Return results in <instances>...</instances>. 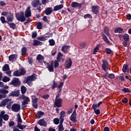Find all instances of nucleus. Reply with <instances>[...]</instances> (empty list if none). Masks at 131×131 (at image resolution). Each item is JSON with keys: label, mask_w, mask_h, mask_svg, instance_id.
<instances>
[{"label": "nucleus", "mask_w": 131, "mask_h": 131, "mask_svg": "<svg viewBox=\"0 0 131 131\" xmlns=\"http://www.w3.org/2000/svg\"><path fill=\"white\" fill-rule=\"evenodd\" d=\"M2 16H5L7 17V20L8 22H12L13 19H14V16H13L12 14L10 12H4L1 13Z\"/></svg>", "instance_id": "obj_1"}, {"label": "nucleus", "mask_w": 131, "mask_h": 131, "mask_svg": "<svg viewBox=\"0 0 131 131\" xmlns=\"http://www.w3.org/2000/svg\"><path fill=\"white\" fill-rule=\"evenodd\" d=\"M19 100H23V102L21 103V106L25 107V105H27L30 101L29 97L26 96L24 95H21L19 97Z\"/></svg>", "instance_id": "obj_2"}, {"label": "nucleus", "mask_w": 131, "mask_h": 131, "mask_svg": "<svg viewBox=\"0 0 131 131\" xmlns=\"http://www.w3.org/2000/svg\"><path fill=\"white\" fill-rule=\"evenodd\" d=\"M36 79V76L35 75H32L27 78L26 82L30 86H32V81Z\"/></svg>", "instance_id": "obj_3"}, {"label": "nucleus", "mask_w": 131, "mask_h": 131, "mask_svg": "<svg viewBox=\"0 0 131 131\" xmlns=\"http://www.w3.org/2000/svg\"><path fill=\"white\" fill-rule=\"evenodd\" d=\"M20 104H18L17 103H15L13 104L11 106V110L13 112H19L20 111Z\"/></svg>", "instance_id": "obj_4"}, {"label": "nucleus", "mask_w": 131, "mask_h": 131, "mask_svg": "<svg viewBox=\"0 0 131 131\" xmlns=\"http://www.w3.org/2000/svg\"><path fill=\"white\" fill-rule=\"evenodd\" d=\"M16 18L20 22H24L26 20V18L24 16V12H20L19 15L16 16Z\"/></svg>", "instance_id": "obj_5"}, {"label": "nucleus", "mask_w": 131, "mask_h": 131, "mask_svg": "<svg viewBox=\"0 0 131 131\" xmlns=\"http://www.w3.org/2000/svg\"><path fill=\"white\" fill-rule=\"evenodd\" d=\"M20 83V82L19 81V79L15 78L13 79V80L10 83V84H12V85H14V86H17V85H19Z\"/></svg>", "instance_id": "obj_6"}, {"label": "nucleus", "mask_w": 131, "mask_h": 131, "mask_svg": "<svg viewBox=\"0 0 131 131\" xmlns=\"http://www.w3.org/2000/svg\"><path fill=\"white\" fill-rule=\"evenodd\" d=\"M0 118L4 119L5 121H7V120H9V115L5 114V111H2L0 114Z\"/></svg>", "instance_id": "obj_7"}, {"label": "nucleus", "mask_w": 131, "mask_h": 131, "mask_svg": "<svg viewBox=\"0 0 131 131\" xmlns=\"http://www.w3.org/2000/svg\"><path fill=\"white\" fill-rule=\"evenodd\" d=\"M11 101H12V99L9 98L3 100L0 103V107L6 106V105H7L8 103H9V102H11Z\"/></svg>", "instance_id": "obj_8"}, {"label": "nucleus", "mask_w": 131, "mask_h": 131, "mask_svg": "<svg viewBox=\"0 0 131 131\" xmlns=\"http://www.w3.org/2000/svg\"><path fill=\"white\" fill-rule=\"evenodd\" d=\"M19 95H20V91L15 90L11 92L9 95V97H19Z\"/></svg>", "instance_id": "obj_9"}, {"label": "nucleus", "mask_w": 131, "mask_h": 131, "mask_svg": "<svg viewBox=\"0 0 131 131\" xmlns=\"http://www.w3.org/2000/svg\"><path fill=\"white\" fill-rule=\"evenodd\" d=\"M25 15L26 18L31 17V10H30V6H28L26 9Z\"/></svg>", "instance_id": "obj_10"}, {"label": "nucleus", "mask_w": 131, "mask_h": 131, "mask_svg": "<svg viewBox=\"0 0 131 131\" xmlns=\"http://www.w3.org/2000/svg\"><path fill=\"white\" fill-rule=\"evenodd\" d=\"M70 120L73 122H76V121H77V120H76V112L75 110H74L73 114L71 115Z\"/></svg>", "instance_id": "obj_11"}, {"label": "nucleus", "mask_w": 131, "mask_h": 131, "mask_svg": "<svg viewBox=\"0 0 131 131\" xmlns=\"http://www.w3.org/2000/svg\"><path fill=\"white\" fill-rule=\"evenodd\" d=\"M62 104V100L60 99H57L55 100L54 102V107H61Z\"/></svg>", "instance_id": "obj_12"}, {"label": "nucleus", "mask_w": 131, "mask_h": 131, "mask_svg": "<svg viewBox=\"0 0 131 131\" xmlns=\"http://www.w3.org/2000/svg\"><path fill=\"white\" fill-rule=\"evenodd\" d=\"M37 123L38 124H39V125H40L41 126H47V121H46V120H45V119H41L38 120Z\"/></svg>", "instance_id": "obj_13"}, {"label": "nucleus", "mask_w": 131, "mask_h": 131, "mask_svg": "<svg viewBox=\"0 0 131 131\" xmlns=\"http://www.w3.org/2000/svg\"><path fill=\"white\" fill-rule=\"evenodd\" d=\"M71 65H72V61L71 60V59H68L66 62V68H70V67H71Z\"/></svg>", "instance_id": "obj_14"}, {"label": "nucleus", "mask_w": 131, "mask_h": 131, "mask_svg": "<svg viewBox=\"0 0 131 131\" xmlns=\"http://www.w3.org/2000/svg\"><path fill=\"white\" fill-rule=\"evenodd\" d=\"M92 12L94 13V14H98L99 13V6H92Z\"/></svg>", "instance_id": "obj_15"}, {"label": "nucleus", "mask_w": 131, "mask_h": 131, "mask_svg": "<svg viewBox=\"0 0 131 131\" xmlns=\"http://www.w3.org/2000/svg\"><path fill=\"white\" fill-rule=\"evenodd\" d=\"M16 59L17 55L16 54H13L9 56V61H11V62H14V61H16Z\"/></svg>", "instance_id": "obj_16"}, {"label": "nucleus", "mask_w": 131, "mask_h": 131, "mask_svg": "<svg viewBox=\"0 0 131 131\" xmlns=\"http://www.w3.org/2000/svg\"><path fill=\"white\" fill-rule=\"evenodd\" d=\"M70 49V46H64L61 48L62 52H63L64 54H67V51Z\"/></svg>", "instance_id": "obj_17"}, {"label": "nucleus", "mask_w": 131, "mask_h": 131, "mask_svg": "<svg viewBox=\"0 0 131 131\" xmlns=\"http://www.w3.org/2000/svg\"><path fill=\"white\" fill-rule=\"evenodd\" d=\"M36 59L38 61V62H39V63H41V62L45 60V58L41 55L39 54L37 55Z\"/></svg>", "instance_id": "obj_18"}, {"label": "nucleus", "mask_w": 131, "mask_h": 131, "mask_svg": "<svg viewBox=\"0 0 131 131\" xmlns=\"http://www.w3.org/2000/svg\"><path fill=\"white\" fill-rule=\"evenodd\" d=\"M39 4V0H34L31 3V5L32 6H33L34 8H36V7L37 6V5H38Z\"/></svg>", "instance_id": "obj_19"}, {"label": "nucleus", "mask_w": 131, "mask_h": 131, "mask_svg": "<svg viewBox=\"0 0 131 131\" xmlns=\"http://www.w3.org/2000/svg\"><path fill=\"white\" fill-rule=\"evenodd\" d=\"M63 7V6L62 4L56 6L54 7L53 11H59V10H61V9H62Z\"/></svg>", "instance_id": "obj_20"}, {"label": "nucleus", "mask_w": 131, "mask_h": 131, "mask_svg": "<svg viewBox=\"0 0 131 131\" xmlns=\"http://www.w3.org/2000/svg\"><path fill=\"white\" fill-rule=\"evenodd\" d=\"M45 12L46 15H51V14H52V12H53V9H52V8L51 7L47 8H46Z\"/></svg>", "instance_id": "obj_21"}, {"label": "nucleus", "mask_w": 131, "mask_h": 131, "mask_svg": "<svg viewBox=\"0 0 131 131\" xmlns=\"http://www.w3.org/2000/svg\"><path fill=\"white\" fill-rule=\"evenodd\" d=\"M47 68L49 71H50V72H54V66L53 65V63H52L51 64L48 65L47 67Z\"/></svg>", "instance_id": "obj_22"}, {"label": "nucleus", "mask_w": 131, "mask_h": 131, "mask_svg": "<svg viewBox=\"0 0 131 131\" xmlns=\"http://www.w3.org/2000/svg\"><path fill=\"white\" fill-rule=\"evenodd\" d=\"M115 33H122L123 29L121 28H118L115 30Z\"/></svg>", "instance_id": "obj_23"}, {"label": "nucleus", "mask_w": 131, "mask_h": 131, "mask_svg": "<svg viewBox=\"0 0 131 131\" xmlns=\"http://www.w3.org/2000/svg\"><path fill=\"white\" fill-rule=\"evenodd\" d=\"M0 94H3L1 95H6L9 94V91L5 89H0Z\"/></svg>", "instance_id": "obj_24"}, {"label": "nucleus", "mask_w": 131, "mask_h": 131, "mask_svg": "<svg viewBox=\"0 0 131 131\" xmlns=\"http://www.w3.org/2000/svg\"><path fill=\"white\" fill-rule=\"evenodd\" d=\"M71 6L73 8H78L80 6V4L77 3V2H73Z\"/></svg>", "instance_id": "obj_25"}, {"label": "nucleus", "mask_w": 131, "mask_h": 131, "mask_svg": "<svg viewBox=\"0 0 131 131\" xmlns=\"http://www.w3.org/2000/svg\"><path fill=\"white\" fill-rule=\"evenodd\" d=\"M20 89H21V94L23 95H24V94H25V93H26V91H27V89H26V87L23 85V86H21Z\"/></svg>", "instance_id": "obj_26"}, {"label": "nucleus", "mask_w": 131, "mask_h": 131, "mask_svg": "<svg viewBox=\"0 0 131 131\" xmlns=\"http://www.w3.org/2000/svg\"><path fill=\"white\" fill-rule=\"evenodd\" d=\"M123 72H126V71H128V66L126 64H124L122 69Z\"/></svg>", "instance_id": "obj_27"}, {"label": "nucleus", "mask_w": 131, "mask_h": 131, "mask_svg": "<svg viewBox=\"0 0 131 131\" xmlns=\"http://www.w3.org/2000/svg\"><path fill=\"white\" fill-rule=\"evenodd\" d=\"M41 45H42V42H41L37 40L34 41V43H33L34 46H41Z\"/></svg>", "instance_id": "obj_28"}, {"label": "nucleus", "mask_w": 131, "mask_h": 131, "mask_svg": "<svg viewBox=\"0 0 131 131\" xmlns=\"http://www.w3.org/2000/svg\"><path fill=\"white\" fill-rule=\"evenodd\" d=\"M26 52H27V49L26 48L23 47L21 49V55H23V56H25V55H26Z\"/></svg>", "instance_id": "obj_29"}, {"label": "nucleus", "mask_w": 131, "mask_h": 131, "mask_svg": "<svg viewBox=\"0 0 131 131\" xmlns=\"http://www.w3.org/2000/svg\"><path fill=\"white\" fill-rule=\"evenodd\" d=\"M17 121L18 123L17 124H21V123L22 122V119H21V116H20V114H17Z\"/></svg>", "instance_id": "obj_30"}, {"label": "nucleus", "mask_w": 131, "mask_h": 131, "mask_svg": "<svg viewBox=\"0 0 131 131\" xmlns=\"http://www.w3.org/2000/svg\"><path fill=\"white\" fill-rule=\"evenodd\" d=\"M3 71H8L10 70V68L9 67V65L5 64L3 67Z\"/></svg>", "instance_id": "obj_31"}, {"label": "nucleus", "mask_w": 131, "mask_h": 131, "mask_svg": "<svg viewBox=\"0 0 131 131\" xmlns=\"http://www.w3.org/2000/svg\"><path fill=\"white\" fill-rule=\"evenodd\" d=\"M102 36L103 39V40H104V41H105V42H107V43H109V42H110V41H109L108 38L107 37V36H106V35H105V34H103Z\"/></svg>", "instance_id": "obj_32"}, {"label": "nucleus", "mask_w": 131, "mask_h": 131, "mask_svg": "<svg viewBox=\"0 0 131 131\" xmlns=\"http://www.w3.org/2000/svg\"><path fill=\"white\" fill-rule=\"evenodd\" d=\"M7 24L10 26V28H12V29H15L16 28V25L14 23H7Z\"/></svg>", "instance_id": "obj_33"}, {"label": "nucleus", "mask_w": 131, "mask_h": 131, "mask_svg": "<svg viewBox=\"0 0 131 131\" xmlns=\"http://www.w3.org/2000/svg\"><path fill=\"white\" fill-rule=\"evenodd\" d=\"M62 57H63V54H62V53L60 52H59L57 55V60H58V61H61Z\"/></svg>", "instance_id": "obj_34"}, {"label": "nucleus", "mask_w": 131, "mask_h": 131, "mask_svg": "<svg viewBox=\"0 0 131 131\" xmlns=\"http://www.w3.org/2000/svg\"><path fill=\"white\" fill-rule=\"evenodd\" d=\"M17 127L19 128V129H24L26 127V125H21V124H17Z\"/></svg>", "instance_id": "obj_35"}, {"label": "nucleus", "mask_w": 131, "mask_h": 131, "mask_svg": "<svg viewBox=\"0 0 131 131\" xmlns=\"http://www.w3.org/2000/svg\"><path fill=\"white\" fill-rule=\"evenodd\" d=\"M37 39H38V40H40L41 41H45V40L47 39V36H44L42 37H38Z\"/></svg>", "instance_id": "obj_36"}, {"label": "nucleus", "mask_w": 131, "mask_h": 131, "mask_svg": "<svg viewBox=\"0 0 131 131\" xmlns=\"http://www.w3.org/2000/svg\"><path fill=\"white\" fill-rule=\"evenodd\" d=\"M104 32L107 36H110V34L109 33V29L107 28H105L104 29Z\"/></svg>", "instance_id": "obj_37"}, {"label": "nucleus", "mask_w": 131, "mask_h": 131, "mask_svg": "<svg viewBox=\"0 0 131 131\" xmlns=\"http://www.w3.org/2000/svg\"><path fill=\"white\" fill-rule=\"evenodd\" d=\"M59 61L57 59L54 61V68H57V67H59Z\"/></svg>", "instance_id": "obj_38"}, {"label": "nucleus", "mask_w": 131, "mask_h": 131, "mask_svg": "<svg viewBox=\"0 0 131 131\" xmlns=\"http://www.w3.org/2000/svg\"><path fill=\"white\" fill-rule=\"evenodd\" d=\"M13 75L14 76H21V74L20 73V71H16L13 73Z\"/></svg>", "instance_id": "obj_39"}, {"label": "nucleus", "mask_w": 131, "mask_h": 131, "mask_svg": "<svg viewBox=\"0 0 131 131\" xmlns=\"http://www.w3.org/2000/svg\"><path fill=\"white\" fill-rule=\"evenodd\" d=\"M45 113H43V112H38L37 115V118H40V117H41V116H42V115H43Z\"/></svg>", "instance_id": "obj_40"}, {"label": "nucleus", "mask_w": 131, "mask_h": 131, "mask_svg": "<svg viewBox=\"0 0 131 131\" xmlns=\"http://www.w3.org/2000/svg\"><path fill=\"white\" fill-rule=\"evenodd\" d=\"M0 20L3 24H5V23H8V22L6 21V18L4 16H2L0 18Z\"/></svg>", "instance_id": "obj_41"}, {"label": "nucleus", "mask_w": 131, "mask_h": 131, "mask_svg": "<svg viewBox=\"0 0 131 131\" xmlns=\"http://www.w3.org/2000/svg\"><path fill=\"white\" fill-rule=\"evenodd\" d=\"M10 78L9 77H7V76H5L3 78V79H2V80H3V81L4 82H7V81H10Z\"/></svg>", "instance_id": "obj_42"}, {"label": "nucleus", "mask_w": 131, "mask_h": 131, "mask_svg": "<svg viewBox=\"0 0 131 131\" xmlns=\"http://www.w3.org/2000/svg\"><path fill=\"white\" fill-rule=\"evenodd\" d=\"M37 29H42V24L40 22L37 23Z\"/></svg>", "instance_id": "obj_43"}, {"label": "nucleus", "mask_w": 131, "mask_h": 131, "mask_svg": "<svg viewBox=\"0 0 131 131\" xmlns=\"http://www.w3.org/2000/svg\"><path fill=\"white\" fill-rule=\"evenodd\" d=\"M64 130V127L62 124H60L58 126V131H63Z\"/></svg>", "instance_id": "obj_44"}, {"label": "nucleus", "mask_w": 131, "mask_h": 131, "mask_svg": "<svg viewBox=\"0 0 131 131\" xmlns=\"http://www.w3.org/2000/svg\"><path fill=\"white\" fill-rule=\"evenodd\" d=\"M32 103H37V99L34 96H32Z\"/></svg>", "instance_id": "obj_45"}, {"label": "nucleus", "mask_w": 131, "mask_h": 131, "mask_svg": "<svg viewBox=\"0 0 131 131\" xmlns=\"http://www.w3.org/2000/svg\"><path fill=\"white\" fill-rule=\"evenodd\" d=\"M19 72L20 73V75H24V74H25V73H26V71L23 68L20 69V70L19 71Z\"/></svg>", "instance_id": "obj_46"}, {"label": "nucleus", "mask_w": 131, "mask_h": 131, "mask_svg": "<svg viewBox=\"0 0 131 131\" xmlns=\"http://www.w3.org/2000/svg\"><path fill=\"white\" fill-rule=\"evenodd\" d=\"M64 83L63 82H61L60 84L57 86V88L59 90H62V87L63 86Z\"/></svg>", "instance_id": "obj_47"}, {"label": "nucleus", "mask_w": 131, "mask_h": 131, "mask_svg": "<svg viewBox=\"0 0 131 131\" xmlns=\"http://www.w3.org/2000/svg\"><path fill=\"white\" fill-rule=\"evenodd\" d=\"M50 46H55V41L53 39H50L49 40Z\"/></svg>", "instance_id": "obj_48"}, {"label": "nucleus", "mask_w": 131, "mask_h": 131, "mask_svg": "<svg viewBox=\"0 0 131 131\" xmlns=\"http://www.w3.org/2000/svg\"><path fill=\"white\" fill-rule=\"evenodd\" d=\"M128 39H129V37L128 36V34H125L124 35V40H125V41H126V40H128Z\"/></svg>", "instance_id": "obj_49"}, {"label": "nucleus", "mask_w": 131, "mask_h": 131, "mask_svg": "<svg viewBox=\"0 0 131 131\" xmlns=\"http://www.w3.org/2000/svg\"><path fill=\"white\" fill-rule=\"evenodd\" d=\"M59 121H60V120L58 118H55L53 120V122L55 124H59Z\"/></svg>", "instance_id": "obj_50"}, {"label": "nucleus", "mask_w": 131, "mask_h": 131, "mask_svg": "<svg viewBox=\"0 0 131 131\" xmlns=\"http://www.w3.org/2000/svg\"><path fill=\"white\" fill-rule=\"evenodd\" d=\"M94 111L95 113V114H96V115H99V114H100V110L99 109H97V108H95V109H94Z\"/></svg>", "instance_id": "obj_51"}, {"label": "nucleus", "mask_w": 131, "mask_h": 131, "mask_svg": "<svg viewBox=\"0 0 131 131\" xmlns=\"http://www.w3.org/2000/svg\"><path fill=\"white\" fill-rule=\"evenodd\" d=\"M52 88L53 90H54V89H55V88H57V84L56 83V82L55 81H53Z\"/></svg>", "instance_id": "obj_52"}, {"label": "nucleus", "mask_w": 131, "mask_h": 131, "mask_svg": "<svg viewBox=\"0 0 131 131\" xmlns=\"http://www.w3.org/2000/svg\"><path fill=\"white\" fill-rule=\"evenodd\" d=\"M9 104L7 105L6 107L7 108V109H9V110H11V108H12L11 106V101L8 102Z\"/></svg>", "instance_id": "obj_53"}, {"label": "nucleus", "mask_w": 131, "mask_h": 131, "mask_svg": "<svg viewBox=\"0 0 131 131\" xmlns=\"http://www.w3.org/2000/svg\"><path fill=\"white\" fill-rule=\"evenodd\" d=\"M98 51H99V47H96L95 49H94V51L93 52V54L94 55H96L97 54V53L98 52Z\"/></svg>", "instance_id": "obj_54"}, {"label": "nucleus", "mask_w": 131, "mask_h": 131, "mask_svg": "<svg viewBox=\"0 0 131 131\" xmlns=\"http://www.w3.org/2000/svg\"><path fill=\"white\" fill-rule=\"evenodd\" d=\"M123 92L124 93H130V91L129 89H128V88H124L123 89Z\"/></svg>", "instance_id": "obj_55"}, {"label": "nucleus", "mask_w": 131, "mask_h": 131, "mask_svg": "<svg viewBox=\"0 0 131 131\" xmlns=\"http://www.w3.org/2000/svg\"><path fill=\"white\" fill-rule=\"evenodd\" d=\"M105 52H106V54H111V52L112 51H111V49H110L109 48H106L105 49Z\"/></svg>", "instance_id": "obj_56"}, {"label": "nucleus", "mask_w": 131, "mask_h": 131, "mask_svg": "<svg viewBox=\"0 0 131 131\" xmlns=\"http://www.w3.org/2000/svg\"><path fill=\"white\" fill-rule=\"evenodd\" d=\"M108 77L111 79H113V78H114V77H115V76L114 75V74H110L108 75Z\"/></svg>", "instance_id": "obj_57"}, {"label": "nucleus", "mask_w": 131, "mask_h": 131, "mask_svg": "<svg viewBox=\"0 0 131 131\" xmlns=\"http://www.w3.org/2000/svg\"><path fill=\"white\" fill-rule=\"evenodd\" d=\"M9 126H14L15 125V123L13 121H10L9 123Z\"/></svg>", "instance_id": "obj_58"}, {"label": "nucleus", "mask_w": 131, "mask_h": 131, "mask_svg": "<svg viewBox=\"0 0 131 131\" xmlns=\"http://www.w3.org/2000/svg\"><path fill=\"white\" fill-rule=\"evenodd\" d=\"M43 21H45V22H47V23H49V20H48V17H47L46 16H43L42 18Z\"/></svg>", "instance_id": "obj_59"}, {"label": "nucleus", "mask_w": 131, "mask_h": 131, "mask_svg": "<svg viewBox=\"0 0 131 131\" xmlns=\"http://www.w3.org/2000/svg\"><path fill=\"white\" fill-rule=\"evenodd\" d=\"M84 19H88V18H92V15H91L90 14H85L84 16Z\"/></svg>", "instance_id": "obj_60"}, {"label": "nucleus", "mask_w": 131, "mask_h": 131, "mask_svg": "<svg viewBox=\"0 0 131 131\" xmlns=\"http://www.w3.org/2000/svg\"><path fill=\"white\" fill-rule=\"evenodd\" d=\"M42 98L43 99H49V98H50V95H48V94H46L45 95H43L42 96Z\"/></svg>", "instance_id": "obj_61"}, {"label": "nucleus", "mask_w": 131, "mask_h": 131, "mask_svg": "<svg viewBox=\"0 0 131 131\" xmlns=\"http://www.w3.org/2000/svg\"><path fill=\"white\" fill-rule=\"evenodd\" d=\"M36 36H37V33H36V32H33L32 33V37H33V38H35V37H36Z\"/></svg>", "instance_id": "obj_62"}, {"label": "nucleus", "mask_w": 131, "mask_h": 131, "mask_svg": "<svg viewBox=\"0 0 131 131\" xmlns=\"http://www.w3.org/2000/svg\"><path fill=\"white\" fill-rule=\"evenodd\" d=\"M37 102H32L33 107L35 108V109H36L37 108V104H36Z\"/></svg>", "instance_id": "obj_63"}, {"label": "nucleus", "mask_w": 131, "mask_h": 131, "mask_svg": "<svg viewBox=\"0 0 131 131\" xmlns=\"http://www.w3.org/2000/svg\"><path fill=\"white\" fill-rule=\"evenodd\" d=\"M122 102L123 103H125V104H126V103H127V102H128L127 99L126 98H124V99H122Z\"/></svg>", "instance_id": "obj_64"}]
</instances>
